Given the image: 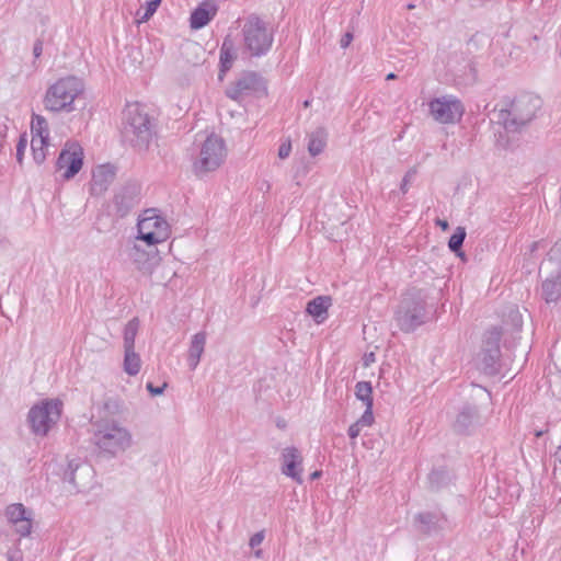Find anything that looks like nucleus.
Wrapping results in <instances>:
<instances>
[{"mask_svg": "<svg viewBox=\"0 0 561 561\" xmlns=\"http://www.w3.org/2000/svg\"><path fill=\"white\" fill-rule=\"evenodd\" d=\"M122 135L134 147H147L151 137V123L144 108L138 104H128L123 112Z\"/></svg>", "mask_w": 561, "mask_h": 561, "instance_id": "nucleus-3", "label": "nucleus"}, {"mask_svg": "<svg viewBox=\"0 0 561 561\" xmlns=\"http://www.w3.org/2000/svg\"><path fill=\"white\" fill-rule=\"evenodd\" d=\"M425 300L421 293H407L396 312V320L401 330L410 332L424 322Z\"/></svg>", "mask_w": 561, "mask_h": 561, "instance_id": "nucleus-8", "label": "nucleus"}, {"mask_svg": "<svg viewBox=\"0 0 561 561\" xmlns=\"http://www.w3.org/2000/svg\"><path fill=\"white\" fill-rule=\"evenodd\" d=\"M363 428H364V427H363V426H360V424H358V422H357V421H356L355 423H353V424L348 427V431H347V434H348L350 438H351V439H356V438L359 436V434H360V432H362V430H363Z\"/></svg>", "mask_w": 561, "mask_h": 561, "instance_id": "nucleus-40", "label": "nucleus"}, {"mask_svg": "<svg viewBox=\"0 0 561 561\" xmlns=\"http://www.w3.org/2000/svg\"><path fill=\"white\" fill-rule=\"evenodd\" d=\"M115 175L116 170L110 163L95 167L92 171L91 193L93 195H102L113 183Z\"/></svg>", "mask_w": 561, "mask_h": 561, "instance_id": "nucleus-20", "label": "nucleus"}, {"mask_svg": "<svg viewBox=\"0 0 561 561\" xmlns=\"http://www.w3.org/2000/svg\"><path fill=\"white\" fill-rule=\"evenodd\" d=\"M91 439L100 454L111 458L133 446L131 432L115 419H103L93 423Z\"/></svg>", "mask_w": 561, "mask_h": 561, "instance_id": "nucleus-1", "label": "nucleus"}, {"mask_svg": "<svg viewBox=\"0 0 561 561\" xmlns=\"http://www.w3.org/2000/svg\"><path fill=\"white\" fill-rule=\"evenodd\" d=\"M478 421V410L470 403L462 404L454 421V428L459 433L469 431Z\"/></svg>", "mask_w": 561, "mask_h": 561, "instance_id": "nucleus-22", "label": "nucleus"}, {"mask_svg": "<svg viewBox=\"0 0 561 561\" xmlns=\"http://www.w3.org/2000/svg\"><path fill=\"white\" fill-rule=\"evenodd\" d=\"M282 473L297 483H302V456L296 447H286L282 450Z\"/></svg>", "mask_w": 561, "mask_h": 561, "instance_id": "nucleus-18", "label": "nucleus"}, {"mask_svg": "<svg viewBox=\"0 0 561 561\" xmlns=\"http://www.w3.org/2000/svg\"><path fill=\"white\" fill-rule=\"evenodd\" d=\"M141 368V358L135 348L124 350L123 369L129 376H136Z\"/></svg>", "mask_w": 561, "mask_h": 561, "instance_id": "nucleus-28", "label": "nucleus"}, {"mask_svg": "<svg viewBox=\"0 0 561 561\" xmlns=\"http://www.w3.org/2000/svg\"><path fill=\"white\" fill-rule=\"evenodd\" d=\"M62 403L57 399L43 400L28 411L27 420L35 435L46 436L61 415Z\"/></svg>", "mask_w": 561, "mask_h": 561, "instance_id": "nucleus-7", "label": "nucleus"}, {"mask_svg": "<svg viewBox=\"0 0 561 561\" xmlns=\"http://www.w3.org/2000/svg\"><path fill=\"white\" fill-rule=\"evenodd\" d=\"M140 328V321L138 318L129 320L123 332V347L124 350L135 348V341Z\"/></svg>", "mask_w": 561, "mask_h": 561, "instance_id": "nucleus-29", "label": "nucleus"}, {"mask_svg": "<svg viewBox=\"0 0 561 561\" xmlns=\"http://www.w3.org/2000/svg\"><path fill=\"white\" fill-rule=\"evenodd\" d=\"M236 58V51L233 43L229 39H225L220 48V65L221 71H227L231 68L232 62Z\"/></svg>", "mask_w": 561, "mask_h": 561, "instance_id": "nucleus-30", "label": "nucleus"}, {"mask_svg": "<svg viewBox=\"0 0 561 561\" xmlns=\"http://www.w3.org/2000/svg\"><path fill=\"white\" fill-rule=\"evenodd\" d=\"M227 156L225 141L215 134L208 135L196 148L192 157V169L197 176H204L216 171Z\"/></svg>", "mask_w": 561, "mask_h": 561, "instance_id": "nucleus-4", "label": "nucleus"}, {"mask_svg": "<svg viewBox=\"0 0 561 561\" xmlns=\"http://www.w3.org/2000/svg\"><path fill=\"white\" fill-rule=\"evenodd\" d=\"M396 78V75L394 73H389L387 76V80H391V79H394Z\"/></svg>", "mask_w": 561, "mask_h": 561, "instance_id": "nucleus-50", "label": "nucleus"}, {"mask_svg": "<svg viewBox=\"0 0 561 561\" xmlns=\"http://www.w3.org/2000/svg\"><path fill=\"white\" fill-rule=\"evenodd\" d=\"M206 333L197 332L191 339L188 352H187V365L191 370H195L201 362V358L205 351L206 345Z\"/></svg>", "mask_w": 561, "mask_h": 561, "instance_id": "nucleus-24", "label": "nucleus"}, {"mask_svg": "<svg viewBox=\"0 0 561 561\" xmlns=\"http://www.w3.org/2000/svg\"><path fill=\"white\" fill-rule=\"evenodd\" d=\"M291 151V142L289 139L283 141L278 148V157L279 159H286L289 157Z\"/></svg>", "mask_w": 561, "mask_h": 561, "instance_id": "nucleus-37", "label": "nucleus"}, {"mask_svg": "<svg viewBox=\"0 0 561 561\" xmlns=\"http://www.w3.org/2000/svg\"><path fill=\"white\" fill-rule=\"evenodd\" d=\"M438 225L443 228V229H446L448 227V224L446 221H438Z\"/></svg>", "mask_w": 561, "mask_h": 561, "instance_id": "nucleus-47", "label": "nucleus"}, {"mask_svg": "<svg viewBox=\"0 0 561 561\" xmlns=\"http://www.w3.org/2000/svg\"><path fill=\"white\" fill-rule=\"evenodd\" d=\"M254 556H255L256 558H261V556H262V550H260V549H259V550L254 551Z\"/></svg>", "mask_w": 561, "mask_h": 561, "instance_id": "nucleus-48", "label": "nucleus"}, {"mask_svg": "<svg viewBox=\"0 0 561 561\" xmlns=\"http://www.w3.org/2000/svg\"><path fill=\"white\" fill-rule=\"evenodd\" d=\"M137 232L138 240L146 242L148 245H154L168 239L169 224L157 209H146L139 216Z\"/></svg>", "mask_w": 561, "mask_h": 561, "instance_id": "nucleus-9", "label": "nucleus"}, {"mask_svg": "<svg viewBox=\"0 0 561 561\" xmlns=\"http://www.w3.org/2000/svg\"><path fill=\"white\" fill-rule=\"evenodd\" d=\"M31 149L33 159L37 164H42L47 157L49 147V128L48 123L42 115H33L31 123Z\"/></svg>", "mask_w": 561, "mask_h": 561, "instance_id": "nucleus-14", "label": "nucleus"}, {"mask_svg": "<svg viewBox=\"0 0 561 561\" xmlns=\"http://www.w3.org/2000/svg\"><path fill=\"white\" fill-rule=\"evenodd\" d=\"M140 187L137 183H126L114 195L113 205L116 213L123 217L139 202Z\"/></svg>", "mask_w": 561, "mask_h": 561, "instance_id": "nucleus-17", "label": "nucleus"}, {"mask_svg": "<svg viewBox=\"0 0 561 561\" xmlns=\"http://www.w3.org/2000/svg\"><path fill=\"white\" fill-rule=\"evenodd\" d=\"M540 100L529 94L520 95L499 111V119L508 130H517L527 125L536 115Z\"/></svg>", "mask_w": 561, "mask_h": 561, "instance_id": "nucleus-5", "label": "nucleus"}, {"mask_svg": "<svg viewBox=\"0 0 561 561\" xmlns=\"http://www.w3.org/2000/svg\"><path fill=\"white\" fill-rule=\"evenodd\" d=\"M159 7H157L156 4H153L150 0L146 3V8L145 10L142 11L141 9H139L137 12H136V22L138 24H141V23H145L147 22L157 11Z\"/></svg>", "mask_w": 561, "mask_h": 561, "instance_id": "nucleus-33", "label": "nucleus"}, {"mask_svg": "<svg viewBox=\"0 0 561 561\" xmlns=\"http://www.w3.org/2000/svg\"><path fill=\"white\" fill-rule=\"evenodd\" d=\"M31 149L33 159L37 164H42L47 157L49 147V128L48 123L42 115H33L31 123Z\"/></svg>", "mask_w": 561, "mask_h": 561, "instance_id": "nucleus-13", "label": "nucleus"}, {"mask_svg": "<svg viewBox=\"0 0 561 561\" xmlns=\"http://www.w3.org/2000/svg\"><path fill=\"white\" fill-rule=\"evenodd\" d=\"M328 131L323 127H318L313 131L307 135V148L308 152L316 157L320 154L327 147Z\"/></svg>", "mask_w": 561, "mask_h": 561, "instance_id": "nucleus-27", "label": "nucleus"}, {"mask_svg": "<svg viewBox=\"0 0 561 561\" xmlns=\"http://www.w3.org/2000/svg\"><path fill=\"white\" fill-rule=\"evenodd\" d=\"M150 1H151L153 4H156L157 7H159L162 0H150Z\"/></svg>", "mask_w": 561, "mask_h": 561, "instance_id": "nucleus-49", "label": "nucleus"}, {"mask_svg": "<svg viewBox=\"0 0 561 561\" xmlns=\"http://www.w3.org/2000/svg\"><path fill=\"white\" fill-rule=\"evenodd\" d=\"M27 140L24 136H22L19 140V144L16 146V159L21 163L24 150L26 149Z\"/></svg>", "mask_w": 561, "mask_h": 561, "instance_id": "nucleus-38", "label": "nucleus"}, {"mask_svg": "<svg viewBox=\"0 0 561 561\" xmlns=\"http://www.w3.org/2000/svg\"><path fill=\"white\" fill-rule=\"evenodd\" d=\"M43 53V43L41 41H36L33 46V55L35 58H38Z\"/></svg>", "mask_w": 561, "mask_h": 561, "instance_id": "nucleus-43", "label": "nucleus"}, {"mask_svg": "<svg viewBox=\"0 0 561 561\" xmlns=\"http://www.w3.org/2000/svg\"><path fill=\"white\" fill-rule=\"evenodd\" d=\"M83 149L75 141L65 144L56 161V171H60L61 178L69 181L81 170L83 165Z\"/></svg>", "mask_w": 561, "mask_h": 561, "instance_id": "nucleus-12", "label": "nucleus"}, {"mask_svg": "<svg viewBox=\"0 0 561 561\" xmlns=\"http://www.w3.org/2000/svg\"><path fill=\"white\" fill-rule=\"evenodd\" d=\"M373 356H374V354H370V355L368 356L367 360H368V359H371V358H373Z\"/></svg>", "mask_w": 561, "mask_h": 561, "instance_id": "nucleus-53", "label": "nucleus"}, {"mask_svg": "<svg viewBox=\"0 0 561 561\" xmlns=\"http://www.w3.org/2000/svg\"><path fill=\"white\" fill-rule=\"evenodd\" d=\"M540 295L547 304L559 300L561 297V270L542 282Z\"/></svg>", "mask_w": 561, "mask_h": 561, "instance_id": "nucleus-25", "label": "nucleus"}, {"mask_svg": "<svg viewBox=\"0 0 561 561\" xmlns=\"http://www.w3.org/2000/svg\"><path fill=\"white\" fill-rule=\"evenodd\" d=\"M352 41H353V33L346 32L340 41V46L342 48H347L350 46V44L352 43Z\"/></svg>", "mask_w": 561, "mask_h": 561, "instance_id": "nucleus-42", "label": "nucleus"}, {"mask_svg": "<svg viewBox=\"0 0 561 561\" xmlns=\"http://www.w3.org/2000/svg\"><path fill=\"white\" fill-rule=\"evenodd\" d=\"M4 517L20 537H28L33 530L34 512L22 503L9 504L4 510Z\"/></svg>", "mask_w": 561, "mask_h": 561, "instance_id": "nucleus-15", "label": "nucleus"}, {"mask_svg": "<svg viewBox=\"0 0 561 561\" xmlns=\"http://www.w3.org/2000/svg\"><path fill=\"white\" fill-rule=\"evenodd\" d=\"M217 7L213 2L201 3L191 14L190 25L193 30L206 26L216 15Z\"/></svg>", "mask_w": 561, "mask_h": 561, "instance_id": "nucleus-23", "label": "nucleus"}, {"mask_svg": "<svg viewBox=\"0 0 561 561\" xmlns=\"http://www.w3.org/2000/svg\"><path fill=\"white\" fill-rule=\"evenodd\" d=\"M414 7H415V5H414V4H412V3L408 4V9H409V10L414 9Z\"/></svg>", "mask_w": 561, "mask_h": 561, "instance_id": "nucleus-52", "label": "nucleus"}, {"mask_svg": "<svg viewBox=\"0 0 561 561\" xmlns=\"http://www.w3.org/2000/svg\"><path fill=\"white\" fill-rule=\"evenodd\" d=\"M321 477V471H314L311 473L310 478L311 480H316Z\"/></svg>", "mask_w": 561, "mask_h": 561, "instance_id": "nucleus-46", "label": "nucleus"}, {"mask_svg": "<svg viewBox=\"0 0 561 561\" xmlns=\"http://www.w3.org/2000/svg\"><path fill=\"white\" fill-rule=\"evenodd\" d=\"M500 337L501 332L493 329L484 343L481 353L478 355V366L485 375H495L497 373V360L500 358Z\"/></svg>", "mask_w": 561, "mask_h": 561, "instance_id": "nucleus-16", "label": "nucleus"}, {"mask_svg": "<svg viewBox=\"0 0 561 561\" xmlns=\"http://www.w3.org/2000/svg\"><path fill=\"white\" fill-rule=\"evenodd\" d=\"M264 531H257L255 533L251 538H250V541H249V546L254 549L256 547H259L263 540H264Z\"/></svg>", "mask_w": 561, "mask_h": 561, "instance_id": "nucleus-39", "label": "nucleus"}, {"mask_svg": "<svg viewBox=\"0 0 561 561\" xmlns=\"http://www.w3.org/2000/svg\"><path fill=\"white\" fill-rule=\"evenodd\" d=\"M417 529L424 534H434L446 527L447 519L442 513L425 512L415 516Z\"/></svg>", "mask_w": 561, "mask_h": 561, "instance_id": "nucleus-21", "label": "nucleus"}, {"mask_svg": "<svg viewBox=\"0 0 561 561\" xmlns=\"http://www.w3.org/2000/svg\"><path fill=\"white\" fill-rule=\"evenodd\" d=\"M129 256L137 270L145 275H150L160 262L156 250L145 251L139 244H134Z\"/></svg>", "mask_w": 561, "mask_h": 561, "instance_id": "nucleus-19", "label": "nucleus"}, {"mask_svg": "<svg viewBox=\"0 0 561 561\" xmlns=\"http://www.w3.org/2000/svg\"><path fill=\"white\" fill-rule=\"evenodd\" d=\"M68 481L70 483H72L75 486H77L76 477H75V472L73 471L70 472V474L68 477Z\"/></svg>", "mask_w": 561, "mask_h": 561, "instance_id": "nucleus-44", "label": "nucleus"}, {"mask_svg": "<svg viewBox=\"0 0 561 561\" xmlns=\"http://www.w3.org/2000/svg\"><path fill=\"white\" fill-rule=\"evenodd\" d=\"M355 396L365 407H373V388L368 381H358L355 386Z\"/></svg>", "mask_w": 561, "mask_h": 561, "instance_id": "nucleus-31", "label": "nucleus"}, {"mask_svg": "<svg viewBox=\"0 0 561 561\" xmlns=\"http://www.w3.org/2000/svg\"><path fill=\"white\" fill-rule=\"evenodd\" d=\"M554 457L559 462H561V445L558 447Z\"/></svg>", "mask_w": 561, "mask_h": 561, "instance_id": "nucleus-45", "label": "nucleus"}, {"mask_svg": "<svg viewBox=\"0 0 561 561\" xmlns=\"http://www.w3.org/2000/svg\"><path fill=\"white\" fill-rule=\"evenodd\" d=\"M8 118L0 115V153L2 152L8 137Z\"/></svg>", "mask_w": 561, "mask_h": 561, "instance_id": "nucleus-35", "label": "nucleus"}, {"mask_svg": "<svg viewBox=\"0 0 561 561\" xmlns=\"http://www.w3.org/2000/svg\"><path fill=\"white\" fill-rule=\"evenodd\" d=\"M436 472H432L431 476H430V479L433 481V479L436 477Z\"/></svg>", "mask_w": 561, "mask_h": 561, "instance_id": "nucleus-51", "label": "nucleus"}, {"mask_svg": "<svg viewBox=\"0 0 561 561\" xmlns=\"http://www.w3.org/2000/svg\"><path fill=\"white\" fill-rule=\"evenodd\" d=\"M416 169L412 168L410 169L403 176L402 182L400 184V191L404 195L409 192L410 185L416 178Z\"/></svg>", "mask_w": 561, "mask_h": 561, "instance_id": "nucleus-34", "label": "nucleus"}, {"mask_svg": "<svg viewBox=\"0 0 561 561\" xmlns=\"http://www.w3.org/2000/svg\"><path fill=\"white\" fill-rule=\"evenodd\" d=\"M331 305V297L318 296L308 302L306 310L320 324L328 319V310Z\"/></svg>", "mask_w": 561, "mask_h": 561, "instance_id": "nucleus-26", "label": "nucleus"}, {"mask_svg": "<svg viewBox=\"0 0 561 561\" xmlns=\"http://www.w3.org/2000/svg\"><path fill=\"white\" fill-rule=\"evenodd\" d=\"M465 238H466V229L463 227H457L449 239V242H448L449 249L453 252L458 253L462 247Z\"/></svg>", "mask_w": 561, "mask_h": 561, "instance_id": "nucleus-32", "label": "nucleus"}, {"mask_svg": "<svg viewBox=\"0 0 561 561\" xmlns=\"http://www.w3.org/2000/svg\"><path fill=\"white\" fill-rule=\"evenodd\" d=\"M358 424L363 427H369L374 423L373 407H366L363 415L357 420Z\"/></svg>", "mask_w": 561, "mask_h": 561, "instance_id": "nucleus-36", "label": "nucleus"}, {"mask_svg": "<svg viewBox=\"0 0 561 561\" xmlns=\"http://www.w3.org/2000/svg\"><path fill=\"white\" fill-rule=\"evenodd\" d=\"M167 383H163L160 387H154L151 382H148L146 388L152 396H160L164 392Z\"/></svg>", "mask_w": 561, "mask_h": 561, "instance_id": "nucleus-41", "label": "nucleus"}, {"mask_svg": "<svg viewBox=\"0 0 561 561\" xmlns=\"http://www.w3.org/2000/svg\"><path fill=\"white\" fill-rule=\"evenodd\" d=\"M428 110L434 121L439 124H455L461 119L465 113L461 101L451 94L433 99L428 103Z\"/></svg>", "mask_w": 561, "mask_h": 561, "instance_id": "nucleus-11", "label": "nucleus"}, {"mask_svg": "<svg viewBox=\"0 0 561 561\" xmlns=\"http://www.w3.org/2000/svg\"><path fill=\"white\" fill-rule=\"evenodd\" d=\"M274 41L273 31L256 15L249 16L242 26L244 53L251 57H261L271 49Z\"/></svg>", "mask_w": 561, "mask_h": 561, "instance_id": "nucleus-6", "label": "nucleus"}, {"mask_svg": "<svg viewBox=\"0 0 561 561\" xmlns=\"http://www.w3.org/2000/svg\"><path fill=\"white\" fill-rule=\"evenodd\" d=\"M84 90L83 82L68 76L50 84L44 95V107L51 113H71L76 110V100Z\"/></svg>", "mask_w": 561, "mask_h": 561, "instance_id": "nucleus-2", "label": "nucleus"}, {"mask_svg": "<svg viewBox=\"0 0 561 561\" xmlns=\"http://www.w3.org/2000/svg\"><path fill=\"white\" fill-rule=\"evenodd\" d=\"M226 94L231 100L241 103L249 98L264 96L266 84L257 73L245 72L226 90Z\"/></svg>", "mask_w": 561, "mask_h": 561, "instance_id": "nucleus-10", "label": "nucleus"}]
</instances>
